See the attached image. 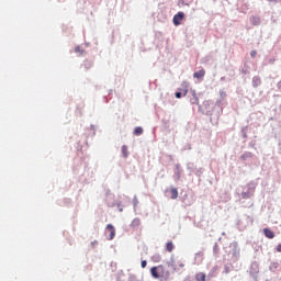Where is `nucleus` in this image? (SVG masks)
Here are the masks:
<instances>
[{
  "label": "nucleus",
  "instance_id": "obj_1",
  "mask_svg": "<svg viewBox=\"0 0 281 281\" xmlns=\"http://www.w3.org/2000/svg\"><path fill=\"white\" fill-rule=\"evenodd\" d=\"M186 14L183 12H178L175 16H173V24L176 26H179L181 24V22L183 21Z\"/></svg>",
  "mask_w": 281,
  "mask_h": 281
},
{
  "label": "nucleus",
  "instance_id": "obj_2",
  "mask_svg": "<svg viewBox=\"0 0 281 281\" xmlns=\"http://www.w3.org/2000/svg\"><path fill=\"white\" fill-rule=\"evenodd\" d=\"M106 229L110 232V240H113L116 235L115 227L113 225L109 224L106 226Z\"/></svg>",
  "mask_w": 281,
  "mask_h": 281
},
{
  "label": "nucleus",
  "instance_id": "obj_3",
  "mask_svg": "<svg viewBox=\"0 0 281 281\" xmlns=\"http://www.w3.org/2000/svg\"><path fill=\"white\" fill-rule=\"evenodd\" d=\"M263 235L265 237H267L268 239H273L274 238V233L273 231L269 229V228H265L263 229Z\"/></svg>",
  "mask_w": 281,
  "mask_h": 281
},
{
  "label": "nucleus",
  "instance_id": "obj_4",
  "mask_svg": "<svg viewBox=\"0 0 281 281\" xmlns=\"http://www.w3.org/2000/svg\"><path fill=\"white\" fill-rule=\"evenodd\" d=\"M205 76V70L204 69H201V70H198L193 74V78H196V79H201Z\"/></svg>",
  "mask_w": 281,
  "mask_h": 281
},
{
  "label": "nucleus",
  "instance_id": "obj_5",
  "mask_svg": "<svg viewBox=\"0 0 281 281\" xmlns=\"http://www.w3.org/2000/svg\"><path fill=\"white\" fill-rule=\"evenodd\" d=\"M173 250H175V243H172L171 240L167 241L166 243V251L167 252H172Z\"/></svg>",
  "mask_w": 281,
  "mask_h": 281
},
{
  "label": "nucleus",
  "instance_id": "obj_6",
  "mask_svg": "<svg viewBox=\"0 0 281 281\" xmlns=\"http://www.w3.org/2000/svg\"><path fill=\"white\" fill-rule=\"evenodd\" d=\"M195 281H206V276L203 272H199L195 274Z\"/></svg>",
  "mask_w": 281,
  "mask_h": 281
},
{
  "label": "nucleus",
  "instance_id": "obj_7",
  "mask_svg": "<svg viewBox=\"0 0 281 281\" xmlns=\"http://www.w3.org/2000/svg\"><path fill=\"white\" fill-rule=\"evenodd\" d=\"M182 87L184 88V90H183V97H187L188 93H189L190 83L187 82V81H183V82H182Z\"/></svg>",
  "mask_w": 281,
  "mask_h": 281
},
{
  "label": "nucleus",
  "instance_id": "obj_8",
  "mask_svg": "<svg viewBox=\"0 0 281 281\" xmlns=\"http://www.w3.org/2000/svg\"><path fill=\"white\" fill-rule=\"evenodd\" d=\"M121 149H122L123 157L127 158L128 157V147L123 145Z\"/></svg>",
  "mask_w": 281,
  "mask_h": 281
},
{
  "label": "nucleus",
  "instance_id": "obj_9",
  "mask_svg": "<svg viewBox=\"0 0 281 281\" xmlns=\"http://www.w3.org/2000/svg\"><path fill=\"white\" fill-rule=\"evenodd\" d=\"M179 198V191L177 188L171 189V199H177Z\"/></svg>",
  "mask_w": 281,
  "mask_h": 281
},
{
  "label": "nucleus",
  "instance_id": "obj_10",
  "mask_svg": "<svg viewBox=\"0 0 281 281\" xmlns=\"http://www.w3.org/2000/svg\"><path fill=\"white\" fill-rule=\"evenodd\" d=\"M144 131L140 126L134 128V135H143Z\"/></svg>",
  "mask_w": 281,
  "mask_h": 281
},
{
  "label": "nucleus",
  "instance_id": "obj_11",
  "mask_svg": "<svg viewBox=\"0 0 281 281\" xmlns=\"http://www.w3.org/2000/svg\"><path fill=\"white\" fill-rule=\"evenodd\" d=\"M140 225V220L138 218H135L132 223H131V227H138Z\"/></svg>",
  "mask_w": 281,
  "mask_h": 281
},
{
  "label": "nucleus",
  "instance_id": "obj_12",
  "mask_svg": "<svg viewBox=\"0 0 281 281\" xmlns=\"http://www.w3.org/2000/svg\"><path fill=\"white\" fill-rule=\"evenodd\" d=\"M150 271H151V274H153L154 278H156V279L159 278V274H158V271H157V267H153Z\"/></svg>",
  "mask_w": 281,
  "mask_h": 281
},
{
  "label": "nucleus",
  "instance_id": "obj_13",
  "mask_svg": "<svg viewBox=\"0 0 281 281\" xmlns=\"http://www.w3.org/2000/svg\"><path fill=\"white\" fill-rule=\"evenodd\" d=\"M241 196H243V199H250L251 198L249 192H243Z\"/></svg>",
  "mask_w": 281,
  "mask_h": 281
},
{
  "label": "nucleus",
  "instance_id": "obj_14",
  "mask_svg": "<svg viewBox=\"0 0 281 281\" xmlns=\"http://www.w3.org/2000/svg\"><path fill=\"white\" fill-rule=\"evenodd\" d=\"M252 82H254V86L257 87L260 83V79L254 78Z\"/></svg>",
  "mask_w": 281,
  "mask_h": 281
},
{
  "label": "nucleus",
  "instance_id": "obj_15",
  "mask_svg": "<svg viewBox=\"0 0 281 281\" xmlns=\"http://www.w3.org/2000/svg\"><path fill=\"white\" fill-rule=\"evenodd\" d=\"M140 267H143V269H146V267H147V261H146V260L140 261Z\"/></svg>",
  "mask_w": 281,
  "mask_h": 281
},
{
  "label": "nucleus",
  "instance_id": "obj_16",
  "mask_svg": "<svg viewBox=\"0 0 281 281\" xmlns=\"http://www.w3.org/2000/svg\"><path fill=\"white\" fill-rule=\"evenodd\" d=\"M178 267H179L180 269H184L186 265H184V262H182V261H178Z\"/></svg>",
  "mask_w": 281,
  "mask_h": 281
},
{
  "label": "nucleus",
  "instance_id": "obj_17",
  "mask_svg": "<svg viewBox=\"0 0 281 281\" xmlns=\"http://www.w3.org/2000/svg\"><path fill=\"white\" fill-rule=\"evenodd\" d=\"M250 56H251V58H255L257 56V50H251Z\"/></svg>",
  "mask_w": 281,
  "mask_h": 281
},
{
  "label": "nucleus",
  "instance_id": "obj_18",
  "mask_svg": "<svg viewBox=\"0 0 281 281\" xmlns=\"http://www.w3.org/2000/svg\"><path fill=\"white\" fill-rule=\"evenodd\" d=\"M176 98H177V99H181V98H182V93H181V92H177V93H176Z\"/></svg>",
  "mask_w": 281,
  "mask_h": 281
},
{
  "label": "nucleus",
  "instance_id": "obj_19",
  "mask_svg": "<svg viewBox=\"0 0 281 281\" xmlns=\"http://www.w3.org/2000/svg\"><path fill=\"white\" fill-rule=\"evenodd\" d=\"M277 252H280V254H281V244L278 245V247H277Z\"/></svg>",
  "mask_w": 281,
  "mask_h": 281
},
{
  "label": "nucleus",
  "instance_id": "obj_20",
  "mask_svg": "<svg viewBox=\"0 0 281 281\" xmlns=\"http://www.w3.org/2000/svg\"><path fill=\"white\" fill-rule=\"evenodd\" d=\"M75 53H80V46L75 47Z\"/></svg>",
  "mask_w": 281,
  "mask_h": 281
}]
</instances>
